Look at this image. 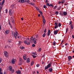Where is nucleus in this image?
<instances>
[{
  "mask_svg": "<svg viewBox=\"0 0 74 74\" xmlns=\"http://www.w3.org/2000/svg\"><path fill=\"white\" fill-rule=\"evenodd\" d=\"M51 63H49L48 65H47V66L45 67V70H47V69H48V68L51 67Z\"/></svg>",
  "mask_w": 74,
  "mask_h": 74,
  "instance_id": "obj_1",
  "label": "nucleus"
},
{
  "mask_svg": "<svg viewBox=\"0 0 74 74\" xmlns=\"http://www.w3.org/2000/svg\"><path fill=\"white\" fill-rule=\"evenodd\" d=\"M46 5L49 7H51L52 8H53V4L51 3L49 4V3H47L46 4Z\"/></svg>",
  "mask_w": 74,
  "mask_h": 74,
  "instance_id": "obj_2",
  "label": "nucleus"
},
{
  "mask_svg": "<svg viewBox=\"0 0 74 74\" xmlns=\"http://www.w3.org/2000/svg\"><path fill=\"white\" fill-rule=\"evenodd\" d=\"M4 54L6 58H8V53L7 52L5 51L4 52Z\"/></svg>",
  "mask_w": 74,
  "mask_h": 74,
  "instance_id": "obj_3",
  "label": "nucleus"
},
{
  "mask_svg": "<svg viewBox=\"0 0 74 74\" xmlns=\"http://www.w3.org/2000/svg\"><path fill=\"white\" fill-rule=\"evenodd\" d=\"M30 40H31V42H33L35 40H36V39L35 38H33V37H31L30 38Z\"/></svg>",
  "mask_w": 74,
  "mask_h": 74,
  "instance_id": "obj_4",
  "label": "nucleus"
},
{
  "mask_svg": "<svg viewBox=\"0 0 74 74\" xmlns=\"http://www.w3.org/2000/svg\"><path fill=\"white\" fill-rule=\"evenodd\" d=\"M19 62H20V63L19 64V65H22V62H23L22 59L20 58L19 60Z\"/></svg>",
  "mask_w": 74,
  "mask_h": 74,
  "instance_id": "obj_5",
  "label": "nucleus"
},
{
  "mask_svg": "<svg viewBox=\"0 0 74 74\" xmlns=\"http://www.w3.org/2000/svg\"><path fill=\"white\" fill-rule=\"evenodd\" d=\"M14 37L16 39V37H17L18 36V32H16V33H14Z\"/></svg>",
  "mask_w": 74,
  "mask_h": 74,
  "instance_id": "obj_6",
  "label": "nucleus"
},
{
  "mask_svg": "<svg viewBox=\"0 0 74 74\" xmlns=\"http://www.w3.org/2000/svg\"><path fill=\"white\" fill-rule=\"evenodd\" d=\"M50 73H52V71H53V69L52 68H49L48 69Z\"/></svg>",
  "mask_w": 74,
  "mask_h": 74,
  "instance_id": "obj_7",
  "label": "nucleus"
},
{
  "mask_svg": "<svg viewBox=\"0 0 74 74\" xmlns=\"http://www.w3.org/2000/svg\"><path fill=\"white\" fill-rule=\"evenodd\" d=\"M58 30H56L54 32V34L56 35V34H58Z\"/></svg>",
  "mask_w": 74,
  "mask_h": 74,
  "instance_id": "obj_8",
  "label": "nucleus"
},
{
  "mask_svg": "<svg viewBox=\"0 0 74 74\" xmlns=\"http://www.w3.org/2000/svg\"><path fill=\"white\" fill-rule=\"evenodd\" d=\"M64 15L66 16L67 15V13L66 12L64 11L63 12Z\"/></svg>",
  "mask_w": 74,
  "mask_h": 74,
  "instance_id": "obj_9",
  "label": "nucleus"
},
{
  "mask_svg": "<svg viewBox=\"0 0 74 74\" xmlns=\"http://www.w3.org/2000/svg\"><path fill=\"white\" fill-rule=\"evenodd\" d=\"M9 32H10L9 30H6L5 32V34H8V33H9Z\"/></svg>",
  "mask_w": 74,
  "mask_h": 74,
  "instance_id": "obj_10",
  "label": "nucleus"
},
{
  "mask_svg": "<svg viewBox=\"0 0 74 74\" xmlns=\"http://www.w3.org/2000/svg\"><path fill=\"white\" fill-rule=\"evenodd\" d=\"M12 64H15V60L14 59H12Z\"/></svg>",
  "mask_w": 74,
  "mask_h": 74,
  "instance_id": "obj_11",
  "label": "nucleus"
},
{
  "mask_svg": "<svg viewBox=\"0 0 74 74\" xmlns=\"http://www.w3.org/2000/svg\"><path fill=\"white\" fill-rule=\"evenodd\" d=\"M50 33H51V30L49 29L48 30V36H49L50 34Z\"/></svg>",
  "mask_w": 74,
  "mask_h": 74,
  "instance_id": "obj_12",
  "label": "nucleus"
},
{
  "mask_svg": "<svg viewBox=\"0 0 74 74\" xmlns=\"http://www.w3.org/2000/svg\"><path fill=\"white\" fill-rule=\"evenodd\" d=\"M72 56H69L68 57V59H69V60H71V59H72Z\"/></svg>",
  "mask_w": 74,
  "mask_h": 74,
  "instance_id": "obj_13",
  "label": "nucleus"
},
{
  "mask_svg": "<svg viewBox=\"0 0 74 74\" xmlns=\"http://www.w3.org/2000/svg\"><path fill=\"white\" fill-rule=\"evenodd\" d=\"M9 69L10 71H12V66H9Z\"/></svg>",
  "mask_w": 74,
  "mask_h": 74,
  "instance_id": "obj_14",
  "label": "nucleus"
},
{
  "mask_svg": "<svg viewBox=\"0 0 74 74\" xmlns=\"http://www.w3.org/2000/svg\"><path fill=\"white\" fill-rule=\"evenodd\" d=\"M12 11V10H10L9 11V14L10 16H11L12 15V13H11V12Z\"/></svg>",
  "mask_w": 74,
  "mask_h": 74,
  "instance_id": "obj_15",
  "label": "nucleus"
},
{
  "mask_svg": "<svg viewBox=\"0 0 74 74\" xmlns=\"http://www.w3.org/2000/svg\"><path fill=\"white\" fill-rule=\"evenodd\" d=\"M59 14L60 15H61V16H64V15L62 13L60 12L59 13Z\"/></svg>",
  "mask_w": 74,
  "mask_h": 74,
  "instance_id": "obj_16",
  "label": "nucleus"
},
{
  "mask_svg": "<svg viewBox=\"0 0 74 74\" xmlns=\"http://www.w3.org/2000/svg\"><path fill=\"white\" fill-rule=\"evenodd\" d=\"M27 62L28 63H29L30 62V60L29 58H27Z\"/></svg>",
  "mask_w": 74,
  "mask_h": 74,
  "instance_id": "obj_17",
  "label": "nucleus"
},
{
  "mask_svg": "<svg viewBox=\"0 0 74 74\" xmlns=\"http://www.w3.org/2000/svg\"><path fill=\"white\" fill-rule=\"evenodd\" d=\"M19 2V3H23V0H19L18 1Z\"/></svg>",
  "mask_w": 74,
  "mask_h": 74,
  "instance_id": "obj_18",
  "label": "nucleus"
},
{
  "mask_svg": "<svg viewBox=\"0 0 74 74\" xmlns=\"http://www.w3.org/2000/svg\"><path fill=\"white\" fill-rule=\"evenodd\" d=\"M16 72L17 74H21V71H17Z\"/></svg>",
  "mask_w": 74,
  "mask_h": 74,
  "instance_id": "obj_19",
  "label": "nucleus"
},
{
  "mask_svg": "<svg viewBox=\"0 0 74 74\" xmlns=\"http://www.w3.org/2000/svg\"><path fill=\"white\" fill-rule=\"evenodd\" d=\"M71 29H73V28H74V25H71Z\"/></svg>",
  "mask_w": 74,
  "mask_h": 74,
  "instance_id": "obj_20",
  "label": "nucleus"
},
{
  "mask_svg": "<svg viewBox=\"0 0 74 74\" xmlns=\"http://www.w3.org/2000/svg\"><path fill=\"white\" fill-rule=\"evenodd\" d=\"M4 1H5L4 0H3V1H2V4H1V6H2V5H3V4H4Z\"/></svg>",
  "mask_w": 74,
  "mask_h": 74,
  "instance_id": "obj_21",
  "label": "nucleus"
},
{
  "mask_svg": "<svg viewBox=\"0 0 74 74\" xmlns=\"http://www.w3.org/2000/svg\"><path fill=\"white\" fill-rule=\"evenodd\" d=\"M46 36V34L45 33H44V34L42 35V37H45Z\"/></svg>",
  "mask_w": 74,
  "mask_h": 74,
  "instance_id": "obj_22",
  "label": "nucleus"
},
{
  "mask_svg": "<svg viewBox=\"0 0 74 74\" xmlns=\"http://www.w3.org/2000/svg\"><path fill=\"white\" fill-rule=\"evenodd\" d=\"M53 45L54 46L56 45V42L55 41H54L53 43Z\"/></svg>",
  "mask_w": 74,
  "mask_h": 74,
  "instance_id": "obj_23",
  "label": "nucleus"
},
{
  "mask_svg": "<svg viewBox=\"0 0 74 74\" xmlns=\"http://www.w3.org/2000/svg\"><path fill=\"white\" fill-rule=\"evenodd\" d=\"M56 15H58L59 14V12L58 11H56L55 13Z\"/></svg>",
  "mask_w": 74,
  "mask_h": 74,
  "instance_id": "obj_24",
  "label": "nucleus"
},
{
  "mask_svg": "<svg viewBox=\"0 0 74 74\" xmlns=\"http://www.w3.org/2000/svg\"><path fill=\"white\" fill-rule=\"evenodd\" d=\"M41 48H40L39 49H38V52H41Z\"/></svg>",
  "mask_w": 74,
  "mask_h": 74,
  "instance_id": "obj_25",
  "label": "nucleus"
},
{
  "mask_svg": "<svg viewBox=\"0 0 74 74\" xmlns=\"http://www.w3.org/2000/svg\"><path fill=\"white\" fill-rule=\"evenodd\" d=\"M33 64H34V62H32L31 63V66H33Z\"/></svg>",
  "mask_w": 74,
  "mask_h": 74,
  "instance_id": "obj_26",
  "label": "nucleus"
},
{
  "mask_svg": "<svg viewBox=\"0 0 74 74\" xmlns=\"http://www.w3.org/2000/svg\"><path fill=\"white\" fill-rule=\"evenodd\" d=\"M24 42L25 44H27V39H26L25 40Z\"/></svg>",
  "mask_w": 74,
  "mask_h": 74,
  "instance_id": "obj_27",
  "label": "nucleus"
},
{
  "mask_svg": "<svg viewBox=\"0 0 74 74\" xmlns=\"http://www.w3.org/2000/svg\"><path fill=\"white\" fill-rule=\"evenodd\" d=\"M20 48H21V49H25V47H20Z\"/></svg>",
  "mask_w": 74,
  "mask_h": 74,
  "instance_id": "obj_28",
  "label": "nucleus"
},
{
  "mask_svg": "<svg viewBox=\"0 0 74 74\" xmlns=\"http://www.w3.org/2000/svg\"><path fill=\"white\" fill-rule=\"evenodd\" d=\"M23 59L24 60H26L27 59L26 56H23Z\"/></svg>",
  "mask_w": 74,
  "mask_h": 74,
  "instance_id": "obj_29",
  "label": "nucleus"
},
{
  "mask_svg": "<svg viewBox=\"0 0 74 74\" xmlns=\"http://www.w3.org/2000/svg\"><path fill=\"white\" fill-rule=\"evenodd\" d=\"M32 54H33L34 55H37V54H36V53H32Z\"/></svg>",
  "mask_w": 74,
  "mask_h": 74,
  "instance_id": "obj_30",
  "label": "nucleus"
},
{
  "mask_svg": "<svg viewBox=\"0 0 74 74\" xmlns=\"http://www.w3.org/2000/svg\"><path fill=\"white\" fill-rule=\"evenodd\" d=\"M69 31V28H67L66 29V33H67V31Z\"/></svg>",
  "mask_w": 74,
  "mask_h": 74,
  "instance_id": "obj_31",
  "label": "nucleus"
},
{
  "mask_svg": "<svg viewBox=\"0 0 74 74\" xmlns=\"http://www.w3.org/2000/svg\"><path fill=\"white\" fill-rule=\"evenodd\" d=\"M59 27H60L61 26V23H59L58 24Z\"/></svg>",
  "mask_w": 74,
  "mask_h": 74,
  "instance_id": "obj_32",
  "label": "nucleus"
},
{
  "mask_svg": "<svg viewBox=\"0 0 74 74\" xmlns=\"http://www.w3.org/2000/svg\"><path fill=\"white\" fill-rule=\"evenodd\" d=\"M58 27V26L55 25V27H54L55 29H56Z\"/></svg>",
  "mask_w": 74,
  "mask_h": 74,
  "instance_id": "obj_33",
  "label": "nucleus"
},
{
  "mask_svg": "<svg viewBox=\"0 0 74 74\" xmlns=\"http://www.w3.org/2000/svg\"><path fill=\"white\" fill-rule=\"evenodd\" d=\"M43 8H47V7L46 6V5H43Z\"/></svg>",
  "mask_w": 74,
  "mask_h": 74,
  "instance_id": "obj_34",
  "label": "nucleus"
},
{
  "mask_svg": "<svg viewBox=\"0 0 74 74\" xmlns=\"http://www.w3.org/2000/svg\"><path fill=\"white\" fill-rule=\"evenodd\" d=\"M43 22L44 23H45V22H46L45 20H43Z\"/></svg>",
  "mask_w": 74,
  "mask_h": 74,
  "instance_id": "obj_35",
  "label": "nucleus"
},
{
  "mask_svg": "<svg viewBox=\"0 0 74 74\" xmlns=\"http://www.w3.org/2000/svg\"><path fill=\"white\" fill-rule=\"evenodd\" d=\"M2 8H3V7H2L1 6H0V13L1 12V9H2Z\"/></svg>",
  "mask_w": 74,
  "mask_h": 74,
  "instance_id": "obj_36",
  "label": "nucleus"
},
{
  "mask_svg": "<svg viewBox=\"0 0 74 74\" xmlns=\"http://www.w3.org/2000/svg\"><path fill=\"white\" fill-rule=\"evenodd\" d=\"M55 26H58V23L57 22H55Z\"/></svg>",
  "mask_w": 74,
  "mask_h": 74,
  "instance_id": "obj_37",
  "label": "nucleus"
},
{
  "mask_svg": "<svg viewBox=\"0 0 74 74\" xmlns=\"http://www.w3.org/2000/svg\"><path fill=\"white\" fill-rule=\"evenodd\" d=\"M61 9V6H60L59 8H58V10H60Z\"/></svg>",
  "mask_w": 74,
  "mask_h": 74,
  "instance_id": "obj_38",
  "label": "nucleus"
},
{
  "mask_svg": "<svg viewBox=\"0 0 74 74\" xmlns=\"http://www.w3.org/2000/svg\"><path fill=\"white\" fill-rule=\"evenodd\" d=\"M37 11H38L39 12H40V11H41L38 8H37Z\"/></svg>",
  "mask_w": 74,
  "mask_h": 74,
  "instance_id": "obj_39",
  "label": "nucleus"
},
{
  "mask_svg": "<svg viewBox=\"0 0 74 74\" xmlns=\"http://www.w3.org/2000/svg\"><path fill=\"white\" fill-rule=\"evenodd\" d=\"M70 25H71L72 24V21H71L69 22Z\"/></svg>",
  "mask_w": 74,
  "mask_h": 74,
  "instance_id": "obj_40",
  "label": "nucleus"
},
{
  "mask_svg": "<svg viewBox=\"0 0 74 74\" xmlns=\"http://www.w3.org/2000/svg\"><path fill=\"white\" fill-rule=\"evenodd\" d=\"M57 7V6H55L54 8H53V9H54L55 10V9H56V8Z\"/></svg>",
  "mask_w": 74,
  "mask_h": 74,
  "instance_id": "obj_41",
  "label": "nucleus"
},
{
  "mask_svg": "<svg viewBox=\"0 0 74 74\" xmlns=\"http://www.w3.org/2000/svg\"><path fill=\"white\" fill-rule=\"evenodd\" d=\"M32 56H33V58H36V56H35L34 55H33Z\"/></svg>",
  "mask_w": 74,
  "mask_h": 74,
  "instance_id": "obj_42",
  "label": "nucleus"
},
{
  "mask_svg": "<svg viewBox=\"0 0 74 74\" xmlns=\"http://www.w3.org/2000/svg\"><path fill=\"white\" fill-rule=\"evenodd\" d=\"M39 13L41 14V15H42V11H41L39 12Z\"/></svg>",
  "mask_w": 74,
  "mask_h": 74,
  "instance_id": "obj_43",
  "label": "nucleus"
},
{
  "mask_svg": "<svg viewBox=\"0 0 74 74\" xmlns=\"http://www.w3.org/2000/svg\"><path fill=\"white\" fill-rule=\"evenodd\" d=\"M35 46V45H34V44H33L32 45V47H34Z\"/></svg>",
  "mask_w": 74,
  "mask_h": 74,
  "instance_id": "obj_44",
  "label": "nucleus"
},
{
  "mask_svg": "<svg viewBox=\"0 0 74 74\" xmlns=\"http://www.w3.org/2000/svg\"><path fill=\"white\" fill-rule=\"evenodd\" d=\"M68 4V3H64V5H67Z\"/></svg>",
  "mask_w": 74,
  "mask_h": 74,
  "instance_id": "obj_45",
  "label": "nucleus"
},
{
  "mask_svg": "<svg viewBox=\"0 0 74 74\" xmlns=\"http://www.w3.org/2000/svg\"><path fill=\"white\" fill-rule=\"evenodd\" d=\"M27 44L28 45H30V42H29Z\"/></svg>",
  "mask_w": 74,
  "mask_h": 74,
  "instance_id": "obj_46",
  "label": "nucleus"
},
{
  "mask_svg": "<svg viewBox=\"0 0 74 74\" xmlns=\"http://www.w3.org/2000/svg\"><path fill=\"white\" fill-rule=\"evenodd\" d=\"M34 44H36V40H34Z\"/></svg>",
  "mask_w": 74,
  "mask_h": 74,
  "instance_id": "obj_47",
  "label": "nucleus"
},
{
  "mask_svg": "<svg viewBox=\"0 0 74 74\" xmlns=\"http://www.w3.org/2000/svg\"><path fill=\"white\" fill-rule=\"evenodd\" d=\"M12 23H14V24L15 23V22H14V20H13V21H12Z\"/></svg>",
  "mask_w": 74,
  "mask_h": 74,
  "instance_id": "obj_48",
  "label": "nucleus"
},
{
  "mask_svg": "<svg viewBox=\"0 0 74 74\" xmlns=\"http://www.w3.org/2000/svg\"><path fill=\"white\" fill-rule=\"evenodd\" d=\"M8 42H11V40L9 39L8 40Z\"/></svg>",
  "mask_w": 74,
  "mask_h": 74,
  "instance_id": "obj_49",
  "label": "nucleus"
},
{
  "mask_svg": "<svg viewBox=\"0 0 74 74\" xmlns=\"http://www.w3.org/2000/svg\"><path fill=\"white\" fill-rule=\"evenodd\" d=\"M2 60V59H1V58H0V63H1V62Z\"/></svg>",
  "mask_w": 74,
  "mask_h": 74,
  "instance_id": "obj_50",
  "label": "nucleus"
},
{
  "mask_svg": "<svg viewBox=\"0 0 74 74\" xmlns=\"http://www.w3.org/2000/svg\"><path fill=\"white\" fill-rule=\"evenodd\" d=\"M14 4H12V5L11 6V7H14Z\"/></svg>",
  "mask_w": 74,
  "mask_h": 74,
  "instance_id": "obj_51",
  "label": "nucleus"
},
{
  "mask_svg": "<svg viewBox=\"0 0 74 74\" xmlns=\"http://www.w3.org/2000/svg\"><path fill=\"white\" fill-rule=\"evenodd\" d=\"M40 66V64H37V67H39V66Z\"/></svg>",
  "mask_w": 74,
  "mask_h": 74,
  "instance_id": "obj_52",
  "label": "nucleus"
},
{
  "mask_svg": "<svg viewBox=\"0 0 74 74\" xmlns=\"http://www.w3.org/2000/svg\"><path fill=\"white\" fill-rule=\"evenodd\" d=\"M31 5H34V4L33 3H31Z\"/></svg>",
  "mask_w": 74,
  "mask_h": 74,
  "instance_id": "obj_53",
  "label": "nucleus"
},
{
  "mask_svg": "<svg viewBox=\"0 0 74 74\" xmlns=\"http://www.w3.org/2000/svg\"><path fill=\"white\" fill-rule=\"evenodd\" d=\"M68 45V43H66L65 44V45Z\"/></svg>",
  "mask_w": 74,
  "mask_h": 74,
  "instance_id": "obj_54",
  "label": "nucleus"
},
{
  "mask_svg": "<svg viewBox=\"0 0 74 74\" xmlns=\"http://www.w3.org/2000/svg\"><path fill=\"white\" fill-rule=\"evenodd\" d=\"M14 70L13 69L12 70V73H14Z\"/></svg>",
  "mask_w": 74,
  "mask_h": 74,
  "instance_id": "obj_55",
  "label": "nucleus"
},
{
  "mask_svg": "<svg viewBox=\"0 0 74 74\" xmlns=\"http://www.w3.org/2000/svg\"><path fill=\"white\" fill-rule=\"evenodd\" d=\"M62 1L63 2H64L65 3V0H62Z\"/></svg>",
  "mask_w": 74,
  "mask_h": 74,
  "instance_id": "obj_56",
  "label": "nucleus"
},
{
  "mask_svg": "<svg viewBox=\"0 0 74 74\" xmlns=\"http://www.w3.org/2000/svg\"><path fill=\"white\" fill-rule=\"evenodd\" d=\"M42 19L43 20H45V18H44V16H43Z\"/></svg>",
  "mask_w": 74,
  "mask_h": 74,
  "instance_id": "obj_57",
  "label": "nucleus"
},
{
  "mask_svg": "<svg viewBox=\"0 0 74 74\" xmlns=\"http://www.w3.org/2000/svg\"><path fill=\"white\" fill-rule=\"evenodd\" d=\"M72 37L73 38H74V35H72Z\"/></svg>",
  "mask_w": 74,
  "mask_h": 74,
  "instance_id": "obj_58",
  "label": "nucleus"
},
{
  "mask_svg": "<svg viewBox=\"0 0 74 74\" xmlns=\"http://www.w3.org/2000/svg\"><path fill=\"white\" fill-rule=\"evenodd\" d=\"M6 13H7L8 12V10H7V9H6Z\"/></svg>",
  "mask_w": 74,
  "mask_h": 74,
  "instance_id": "obj_59",
  "label": "nucleus"
},
{
  "mask_svg": "<svg viewBox=\"0 0 74 74\" xmlns=\"http://www.w3.org/2000/svg\"><path fill=\"white\" fill-rule=\"evenodd\" d=\"M45 2L46 3H48V0H46Z\"/></svg>",
  "mask_w": 74,
  "mask_h": 74,
  "instance_id": "obj_60",
  "label": "nucleus"
},
{
  "mask_svg": "<svg viewBox=\"0 0 74 74\" xmlns=\"http://www.w3.org/2000/svg\"><path fill=\"white\" fill-rule=\"evenodd\" d=\"M58 4H61V1H59L58 2Z\"/></svg>",
  "mask_w": 74,
  "mask_h": 74,
  "instance_id": "obj_61",
  "label": "nucleus"
},
{
  "mask_svg": "<svg viewBox=\"0 0 74 74\" xmlns=\"http://www.w3.org/2000/svg\"><path fill=\"white\" fill-rule=\"evenodd\" d=\"M27 2V3H29V2H30V1L29 0H28Z\"/></svg>",
  "mask_w": 74,
  "mask_h": 74,
  "instance_id": "obj_62",
  "label": "nucleus"
},
{
  "mask_svg": "<svg viewBox=\"0 0 74 74\" xmlns=\"http://www.w3.org/2000/svg\"><path fill=\"white\" fill-rule=\"evenodd\" d=\"M23 3H24V2H26L25 0H23Z\"/></svg>",
  "mask_w": 74,
  "mask_h": 74,
  "instance_id": "obj_63",
  "label": "nucleus"
},
{
  "mask_svg": "<svg viewBox=\"0 0 74 74\" xmlns=\"http://www.w3.org/2000/svg\"><path fill=\"white\" fill-rule=\"evenodd\" d=\"M0 74H3V73L1 72H0Z\"/></svg>",
  "mask_w": 74,
  "mask_h": 74,
  "instance_id": "obj_64",
  "label": "nucleus"
}]
</instances>
